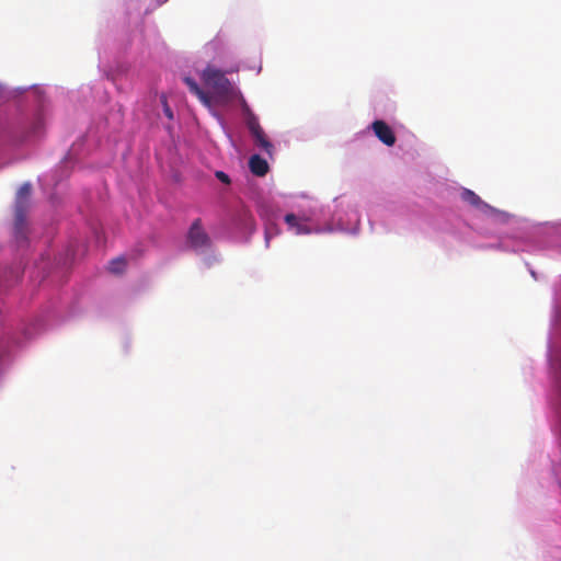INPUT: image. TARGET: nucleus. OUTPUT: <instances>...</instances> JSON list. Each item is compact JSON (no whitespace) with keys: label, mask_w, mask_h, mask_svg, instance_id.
<instances>
[{"label":"nucleus","mask_w":561,"mask_h":561,"mask_svg":"<svg viewBox=\"0 0 561 561\" xmlns=\"http://www.w3.org/2000/svg\"><path fill=\"white\" fill-rule=\"evenodd\" d=\"M202 80L206 88L213 91L220 102H228L234 95V88L226 73L214 66H207L202 72Z\"/></svg>","instance_id":"1"},{"label":"nucleus","mask_w":561,"mask_h":561,"mask_svg":"<svg viewBox=\"0 0 561 561\" xmlns=\"http://www.w3.org/2000/svg\"><path fill=\"white\" fill-rule=\"evenodd\" d=\"M32 186L30 183H24L18 191L14 204V234L15 239L20 241L26 240V213L30 206Z\"/></svg>","instance_id":"2"},{"label":"nucleus","mask_w":561,"mask_h":561,"mask_svg":"<svg viewBox=\"0 0 561 561\" xmlns=\"http://www.w3.org/2000/svg\"><path fill=\"white\" fill-rule=\"evenodd\" d=\"M187 242L194 249H203L210 245V239L204 230L199 218L195 219L191 225L187 232Z\"/></svg>","instance_id":"3"},{"label":"nucleus","mask_w":561,"mask_h":561,"mask_svg":"<svg viewBox=\"0 0 561 561\" xmlns=\"http://www.w3.org/2000/svg\"><path fill=\"white\" fill-rule=\"evenodd\" d=\"M371 129L376 137L386 146L391 147L396 144V135L386 122L380 119L373 122Z\"/></svg>","instance_id":"4"},{"label":"nucleus","mask_w":561,"mask_h":561,"mask_svg":"<svg viewBox=\"0 0 561 561\" xmlns=\"http://www.w3.org/2000/svg\"><path fill=\"white\" fill-rule=\"evenodd\" d=\"M284 219L288 229L294 231L296 234H310L313 231L308 225L309 220L305 217H298L295 214H287Z\"/></svg>","instance_id":"5"},{"label":"nucleus","mask_w":561,"mask_h":561,"mask_svg":"<svg viewBox=\"0 0 561 561\" xmlns=\"http://www.w3.org/2000/svg\"><path fill=\"white\" fill-rule=\"evenodd\" d=\"M250 171L256 176H264L268 172V163L259 154H253L249 160Z\"/></svg>","instance_id":"6"},{"label":"nucleus","mask_w":561,"mask_h":561,"mask_svg":"<svg viewBox=\"0 0 561 561\" xmlns=\"http://www.w3.org/2000/svg\"><path fill=\"white\" fill-rule=\"evenodd\" d=\"M184 82L188 87L190 91L193 94H195L203 104H205L206 106H210V96L208 95V93H206L203 89L199 88V85L194 79L185 77Z\"/></svg>","instance_id":"7"},{"label":"nucleus","mask_w":561,"mask_h":561,"mask_svg":"<svg viewBox=\"0 0 561 561\" xmlns=\"http://www.w3.org/2000/svg\"><path fill=\"white\" fill-rule=\"evenodd\" d=\"M242 108L244 114L247 115V126L252 134L256 133L257 130L262 129L260 126L257 117L250 111L248 104L243 101Z\"/></svg>","instance_id":"8"},{"label":"nucleus","mask_w":561,"mask_h":561,"mask_svg":"<svg viewBox=\"0 0 561 561\" xmlns=\"http://www.w3.org/2000/svg\"><path fill=\"white\" fill-rule=\"evenodd\" d=\"M255 145L264 150L266 153L271 154L273 150V145L267 139L263 128L252 134Z\"/></svg>","instance_id":"9"},{"label":"nucleus","mask_w":561,"mask_h":561,"mask_svg":"<svg viewBox=\"0 0 561 561\" xmlns=\"http://www.w3.org/2000/svg\"><path fill=\"white\" fill-rule=\"evenodd\" d=\"M461 198L472 205L473 207H488V205L473 192L465 188L461 193Z\"/></svg>","instance_id":"10"},{"label":"nucleus","mask_w":561,"mask_h":561,"mask_svg":"<svg viewBox=\"0 0 561 561\" xmlns=\"http://www.w3.org/2000/svg\"><path fill=\"white\" fill-rule=\"evenodd\" d=\"M126 267L124 257H116L108 263V271L113 274H122Z\"/></svg>","instance_id":"11"},{"label":"nucleus","mask_w":561,"mask_h":561,"mask_svg":"<svg viewBox=\"0 0 561 561\" xmlns=\"http://www.w3.org/2000/svg\"><path fill=\"white\" fill-rule=\"evenodd\" d=\"M215 175L222 183H225V184H229L230 183V179H229L228 174H226L224 171H217L215 173Z\"/></svg>","instance_id":"12"},{"label":"nucleus","mask_w":561,"mask_h":561,"mask_svg":"<svg viewBox=\"0 0 561 561\" xmlns=\"http://www.w3.org/2000/svg\"><path fill=\"white\" fill-rule=\"evenodd\" d=\"M164 113H165V115H167L170 119H172V118H173V113H172L171 108L168 106V104H167L165 102H164Z\"/></svg>","instance_id":"13"},{"label":"nucleus","mask_w":561,"mask_h":561,"mask_svg":"<svg viewBox=\"0 0 561 561\" xmlns=\"http://www.w3.org/2000/svg\"><path fill=\"white\" fill-rule=\"evenodd\" d=\"M265 239H266V244H268V241H270V237H268V234H266V238H265Z\"/></svg>","instance_id":"14"}]
</instances>
